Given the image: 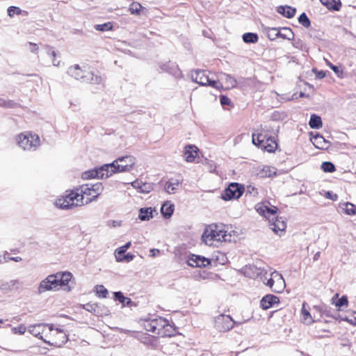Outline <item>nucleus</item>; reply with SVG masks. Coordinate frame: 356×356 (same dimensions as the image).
I'll return each mask as SVG.
<instances>
[{
  "label": "nucleus",
  "instance_id": "obj_11",
  "mask_svg": "<svg viewBox=\"0 0 356 356\" xmlns=\"http://www.w3.org/2000/svg\"><path fill=\"white\" fill-rule=\"evenodd\" d=\"M243 187L238 183H232L223 191L222 198L225 200L238 199L243 193Z\"/></svg>",
  "mask_w": 356,
  "mask_h": 356
},
{
  "label": "nucleus",
  "instance_id": "obj_54",
  "mask_svg": "<svg viewBox=\"0 0 356 356\" xmlns=\"http://www.w3.org/2000/svg\"><path fill=\"white\" fill-rule=\"evenodd\" d=\"M230 103H231V101L229 97H227L225 95L220 96V104L222 106L229 105Z\"/></svg>",
  "mask_w": 356,
  "mask_h": 356
},
{
  "label": "nucleus",
  "instance_id": "obj_63",
  "mask_svg": "<svg viewBox=\"0 0 356 356\" xmlns=\"http://www.w3.org/2000/svg\"><path fill=\"white\" fill-rule=\"evenodd\" d=\"M10 261H14L15 262H19L22 260V257H10L9 258Z\"/></svg>",
  "mask_w": 356,
  "mask_h": 356
},
{
  "label": "nucleus",
  "instance_id": "obj_58",
  "mask_svg": "<svg viewBox=\"0 0 356 356\" xmlns=\"http://www.w3.org/2000/svg\"><path fill=\"white\" fill-rule=\"evenodd\" d=\"M29 45L31 46L30 50L33 53H37L38 51V47L36 44L33 42H29Z\"/></svg>",
  "mask_w": 356,
  "mask_h": 356
},
{
  "label": "nucleus",
  "instance_id": "obj_42",
  "mask_svg": "<svg viewBox=\"0 0 356 356\" xmlns=\"http://www.w3.org/2000/svg\"><path fill=\"white\" fill-rule=\"evenodd\" d=\"M143 6L138 2H132L129 6V11L133 15H140Z\"/></svg>",
  "mask_w": 356,
  "mask_h": 356
},
{
  "label": "nucleus",
  "instance_id": "obj_52",
  "mask_svg": "<svg viewBox=\"0 0 356 356\" xmlns=\"http://www.w3.org/2000/svg\"><path fill=\"white\" fill-rule=\"evenodd\" d=\"M112 29V25L110 22L104 23L103 24H97L95 26V29L99 31H105Z\"/></svg>",
  "mask_w": 356,
  "mask_h": 356
},
{
  "label": "nucleus",
  "instance_id": "obj_33",
  "mask_svg": "<svg viewBox=\"0 0 356 356\" xmlns=\"http://www.w3.org/2000/svg\"><path fill=\"white\" fill-rule=\"evenodd\" d=\"M102 81L101 76L95 74L91 72L87 73L86 77L84 79V83H88L91 84H99Z\"/></svg>",
  "mask_w": 356,
  "mask_h": 356
},
{
  "label": "nucleus",
  "instance_id": "obj_49",
  "mask_svg": "<svg viewBox=\"0 0 356 356\" xmlns=\"http://www.w3.org/2000/svg\"><path fill=\"white\" fill-rule=\"evenodd\" d=\"M22 10L19 7L10 6L8 8V15L9 17H13L14 15H20Z\"/></svg>",
  "mask_w": 356,
  "mask_h": 356
},
{
  "label": "nucleus",
  "instance_id": "obj_29",
  "mask_svg": "<svg viewBox=\"0 0 356 356\" xmlns=\"http://www.w3.org/2000/svg\"><path fill=\"white\" fill-rule=\"evenodd\" d=\"M277 144L274 140V138L271 137H266L261 148H264L266 151L268 152H273L277 149Z\"/></svg>",
  "mask_w": 356,
  "mask_h": 356
},
{
  "label": "nucleus",
  "instance_id": "obj_48",
  "mask_svg": "<svg viewBox=\"0 0 356 356\" xmlns=\"http://www.w3.org/2000/svg\"><path fill=\"white\" fill-rule=\"evenodd\" d=\"M48 54L51 57H52V64L54 66H58L60 65V60H57L56 56L57 55L56 52L54 50L52 47H49Z\"/></svg>",
  "mask_w": 356,
  "mask_h": 356
},
{
  "label": "nucleus",
  "instance_id": "obj_38",
  "mask_svg": "<svg viewBox=\"0 0 356 356\" xmlns=\"http://www.w3.org/2000/svg\"><path fill=\"white\" fill-rule=\"evenodd\" d=\"M131 246V242H127L124 245L119 248L115 250V258L117 261H122L123 259L120 257L121 255L124 254L128 248Z\"/></svg>",
  "mask_w": 356,
  "mask_h": 356
},
{
  "label": "nucleus",
  "instance_id": "obj_13",
  "mask_svg": "<svg viewBox=\"0 0 356 356\" xmlns=\"http://www.w3.org/2000/svg\"><path fill=\"white\" fill-rule=\"evenodd\" d=\"M106 179L109 177L108 172L104 168V165L97 169H92L83 172L82 178L89 179L92 178Z\"/></svg>",
  "mask_w": 356,
  "mask_h": 356
},
{
  "label": "nucleus",
  "instance_id": "obj_43",
  "mask_svg": "<svg viewBox=\"0 0 356 356\" xmlns=\"http://www.w3.org/2000/svg\"><path fill=\"white\" fill-rule=\"evenodd\" d=\"M19 284L18 280H10L8 282L4 283L1 285V289L2 290H11L14 288H17Z\"/></svg>",
  "mask_w": 356,
  "mask_h": 356
},
{
  "label": "nucleus",
  "instance_id": "obj_50",
  "mask_svg": "<svg viewBox=\"0 0 356 356\" xmlns=\"http://www.w3.org/2000/svg\"><path fill=\"white\" fill-rule=\"evenodd\" d=\"M96 291L98 296L102 298H106L108 294L107 289L103 285L97 286Z\"/></svg>",
  "mask_w": 356,
  "mask_h": 356
},
{
  "label": "nucleus",
  "instance_id": "obj_55",
  "mask_svg": "<svg viewBox=\"0 0 356 356\" xmlns=\"http://www.w3.org/2000/svg\"><path fill=\"white\" fill-rule=\"evenodd\" d=\"M258 131L261 133L270 132L271 127L269 126H267V125H264V126L261 125L260 129H258Z\"/></svg>",
  "mask_w": 356,
  "mask_h": 356
},
{
  "label": "nucleus",
  "instance_id": "obj_22",
  "mask_svg": "<svg viewBox=\"0 0 356 356\" xmlns=\"http://www.w3.org/2000/svg\"><path fill=\"white\" fill-rule=\"evenodd\" d=\"M131 186L142 193H149L153 190V184L151 183L143 182L140 180H136L131 183Z\"/></svg>",
  "mask_w": 356,
  "mask_h": 356
},
{
  "label": "nucleus",
  "instance_id": "obj_35",
  "mask_svg": "<svg viewBox=\"0 0 356 356\" xmlns=\"http://www.w3.org/2000/svg\"><path fill=\"white\" fill-rule=\"evenodd\" d=\"M266 138V136L261 132L258 133L257 134L254 133L252 135V143L254 145L259 147H262V144L264 143Z\"/></svg>",
  "mask_w": 356,
  "mask_h": 356
},
{
  "label": "nucleus",
  "instance_id": "obj_34",
  "mask_svg": "<svg viewBox=\"0 0 356 356\" xmlns=\"http://www.w3.org/2000/svg\"><path fill=\"white\" fill-rule=\"evenodd\" d=\"M309 125L312 129H318L322 127V121L321 117L312 114L310 117Z\"/></svg>",
  "mask_w": 356,
  "mask_h": 356
},
{
  "label": "nucleus",
  "instance_id": "obj_27",
  "mask_svg": "<svg viewBox=\"0 0 356 356\" xmlns=\"http://www.w3.org/2000/svg\"><path fill=\"white\" fill-rule=\"evenodd\" d=\"M307 307H309L308 305L304 302L302 306L301 314L302 316V322L306 325H310L314 322V320Z\"/></svg>",
  "mask_w": 356,
  "mask_h": 356
},
{
  "label": "nucleus",
  "instance_id": "obj_57",
  "mask_svg": "<svg viewBox=\"0 0 356 356\" xmlns=\"http://www.w3.org/2000/svg\"><path fill=\"white\" fill-rule=\"evenodd\" d=\"M313 72L316 73V77L318 79H323L325 76V72L323 70L317 71L316 69H314Z\"/></svg>",
  "mask_w": 356,
  "mask_h": 356
},
{
  "label": "nucleus",
  "instance_id": "obj_23",
  "mask_svg": "<svg viewBox=\"0 0 356 356\" xmlns=\"http://www.w3.org/2000/svg\"><path fill=\"white\" fill-rule=\"evenodd\" d=\"M156 213L155 209L152 207H143L139 209L138 218L141 221H147L154 216L153 213Z\"/></svg>",
  "mask_w": 356,
  "mask_h": 356
},
{
  "label": "nucleus",
  "instance_id": "obj_30",
  "mask_svg": "<svg viewBox=\"0 0 356 356\" xmlns=\"http://www.w3.org/2000/svg\"><path fill=\"white\" fill-rule=\"evenodd\" d=\"M277 11L287 18H292L296 13V9L289 6H279Z\"/></svg>",
  "mask_w": 356,
  "mask_h": 356
},
{
  "label": "nucleus",
  "instance_id": "obj_24",
  "mask_svg": "<svg viewBox=\"0 0 356 356\" xmlns=\"http://www.w3.org/2000/svg\"><path fill=\"white\" fill-rule=\"evenodd\" d=\"M54 275L56 276L58 287L67 286L72 277V275L70 272L57 273Z\"/></svg>",
  "mask_w": 356,
  "mask_h": 356
},
{
  "label": "nucleus",
  "instance_id": "obj_9",
  "mask_svg": "<svg viewBox=\"0 0 356 356\" xmlns=\"http://www.w3.org/2000/svg\"><path fill=\"white\" fill-rule=\"evenodd\" d=\"M47 327L48 331L49 332L50 334H51V332L54 330L53 324L39 323L35 325H31L27 327V330L34 337L42 340L45 343L53 345L54 343H51L50 341L43 338V334H44Z\"/></svg>",
  "mask_w": 356,
  "mask_h": 356
},
{
  "label": "nucleus",
  "instance_id": "obj_53",
  "mask_svg": "<svg viewBox=\"0 0 356 356\" xmlns=\"http://www.w3.org/2000/svg\"><path fill=\"white\" fill-rule=\"evenodd\" d=\"M348 305V299L346 296H342L340 299L337 300L336 302V307L341 308L344 306Z\"/></svg>",
  "mask_w": 356,
  "mask_h": 356
},
{
  "label": "nucleus",
  "instance_id": "obj_5",
  "mask_svg": "<svg viewBox=\"0 0 356 356\" xmlns=\"http://www.w3.org/2000/svg\"><path fill=\"white\" fill-rule=\"evenodd\" d=\"M261 280L275 293H281L286 287L284 278L277 271L270 273L269 277L267 272H265L264 275L261 277Z\"/></svg>",
  "mask_w": 356,
  "mask_h": 356
},
{
  "label": "nucleus",
  "instance_id": "obj_61",
  "mask_svg": "<svg viewBox=\"0 0 356 356\" xmlns=\"http://www.w3.org/2000/svg\"><path fill=\"white\" fill-rule=\"evenodd\" d=\"M326 197L332 200H335L337 198V195L334 194V196H332V193L330 191H327L326 193Z\"/></svg>",
  "mask_w": 356,
  "mask_h": 356
},
{
  "label": "nucleus",
  "instance_id": "obj_40",
  "mask_svg": "<svg viewBox=\"0 0 356 356\" xmlns=\"http://www.w3.org/2000/svg\"><path fill=\"white\" fill-rule=\"evenodd\" d=\"M18 104L13 100L0 98V106L6 108H15Z\"/></svg>",
  "mask_w": 356,
  "mask_h": 356
},
{
  "label": "nucleus",
  "instance_id": "obj_64",
  "mask_svg": "<svg viewBox=\"0 0 356 356\" xmlns=\"http://www.w3.org/2000/svg\"><path fill=\"white\" fill-rule=\"evenodd\" d=\"M208 165H209V170L210 172H213L215 170V168H216V166L213 165L212 163H210L209 162H207Z\"/></svg>",
  "mask_w": 356,
  "mask_h": 356
},
{
  "label": "nucleus",
  "instance_id": "obj_14",
  "mask_svg": "<svg viewBox=\"0 0 356 356\" xmlns=\"http://www.w3.org/2000/svg\"><path fill=\"white\" fill-rule=\"evenodd\" d=\"M52 342L54 344L52 346H60L68 341V337L65 332L63 330L60 328H54L51 332Z\"/></svg>",
  "mask_w": 356,
  "mask_h": 356
},
{
  "label": "nucleus",
  "instance_id": "obj_21",
  "mask_svg": "<svg viewBox=\"0 0 356 356\" xmlns=\"http://www.w3.org/2000/svg\"><path fill=\"white\" fill-rule=\"evenodd\" d=\"M243 274L250 278L255 279L260 276V277L264 275L262 274L263 270L261 268L256 267L255 266H246L243 270Z\"/></svg>",
  "mask_w": 356,
  "mask_h": 356
},
{
  "label": "nucleus",
  "instance_id": "obj_17",
  "mask_svg": "<svg viewBox=\"0 0 356 356\" xmlns=\"http://www.w3.org/2000/svg\"><path fill=\"white\" fill-rule=\"evenodd\" d=\"M217 82L222 86V84L220 82L224 83L227 89L233 88L236 85V80L234 77L222 72L218 74Z\"/></svg>",
  "mask_w": 356,
  "mask_h": 356
},
{
  "label": "nucleus",
  "instance_id": "obj_6",
  "mask_svg": "<svg viewBox=\"0 0 356 356\" xmlns=\"http://www.w3.org/2000/svg\"><path fill=\"white\" fill-rule=\"evenodd\" d=\"M19 146L24 150L35 151L40 144V140L37 134L25 131L17 137Z\"/></svg>",
  "mask_w": 356,
  "mask_h": 356
},
{
  "label": "nucleus",
  "instance_id": "obj_32",
  "mask_svg": "<svg viewBox=\"0 0 356 356\" xmlns=\"http://www.w3.org/2000/svg\"><path fill=\"white\" fill-rule=\"evenodd\" d=\"M174 205L168 202H165L161 208V212L165 218H169L173 213Z\"/></svg>",
  "mask_w": 356,
  "mask_h": 356
},
{
  "label": "nucleus",
  "instance_id": "obj_28",
  "mask_svg": "<svg viewBox=\"0 0 356 356\" xmlns=\"http://www.w3.org/2000/svg\"><path fill=\"white\" fill-rule=\"evenodd\" d=\"M321 3L329 10L338 11L341 7L340 0H320Z\"/></svg>",
  "mask_w": 356,
  "mask_h": 356
},
{
  "label": "nucleus",
  "instance_id": "obj_19",
  "mask_svg": "<svg viewBox=\"0 0 356 356\" xmlns=\"http://www.w3.org/2000/svg\"><path fill=\"white\" fill-rule=\"evenodd\" d=\"M199 149L194 145H188L184 148L185 160L187 162H195L197 157Z\"/></svg>",
  "mask_w": 356,
  "mask_h": 356
},
{
  "label": "nucleus",
  "instance_id": "obj_26",
  "mask_svg": "<svg viewBox=\"0 0 356 356\" xmlns=\"http://www.w3.org/2000/svg\"><path fill=\"white\" fill-rule=\"evenodd\" d=\"M180 182L177 179L172 178L169 179L165 184V191L169 194H173L177 192L179 188Z\"/></svg>",
  "mask_w": 356,
  "mask_h": 356
},
{
  "label": "nucleus",
  "instance_id": "obj_12",
  "mask_svg": "<svg viewBox=\"0 0 356 356\" xmlns=\"http://www.w3.org/2000/svg\"><path fill=\"white\" fill-rule=\"evenodd\" d=\"M235 322L229 315L221 314L215 318V327L220 332L231 330Z\"/></svg>",
  "mask_w": 356,
  "mask_h": 356
},
{
  "label": "nucleus",
  "instance_id": "obj_39",
  "mask_svg": "<svg viewBox=\"0 0 356 356\" xmlns=\"http://www.w3.org/2000/svg\"><path fill=\"white\" fill-rule=\"evenodd\" d=\"M258 39V35L256 33H246L243 35V40L245 43H256Z\"/></svg>",
  "mask_w": 356,
  "mask_h": 356
},
{
  "label": "nucleus",
  "instance_id": "obj_3",
  "mask_svg": "<svg viewBox=\"0 0 356 356\" xmlns=\"http://www.w3.org/2000/svg\"><path fill=\"white\" fill-rule=\"evenodd\" d=\"M91 202L90 198L84 200L83 195L79 194V190L72 191L69 194L58 198L55 206L60 209H70L75 207H81Z\"/></svg>",
  "mask_w": 356,
  "mask_h": 356
},
{
  "label": "nucleus",
  "instance_id": "obj_51",
  "mask_svg": "<svg viewBox=\"0 0 356 356\" xmlns=\"http://www.w3.org/2000/svg\"><path fill=\"white\" fill-rule=\"evenodd\" d=\"M27 328L25 327V325L21 324L18 327H14L12 328V332L15 334H24L25 332L26 331Z\"/></svg>",
  "mask_w": 356,
  "mask_h": 356
},
{
  "label": "nucleus",
  "instance_id": "obj_41",
  "mask_svg": "<svg viewBox=\"0 0 356 356\" xmlns=\"http://www.w3.org/2000/svg\"><path fill=\"white\" fill-rule=\"evenodd\" d=\"M266 35L270 40H274L279 38V29L268 27L266 29Z\"/></svg>",
  "mask_w": 356,
  "mask_h": 356
},
{
  "label": "nucleus",
  "instance_id": "obj_18",
  "mask_svg": "<svg viewBox=\"0 0 356 356\" xmlns=\"http://www.w3.org/2000/svg\"><path fill=\"white\" fill-rule=\"evenodd\" d=\"M280 302L278 297L268 294L265 296H264L261 301L260 305L261 307L263 309H268L269 308L273 307L275 305L278 304Z\"/></svg>",
  "mask_w": 356,
  "mask_h": 356
},
{
  "label": "nucleus",
  "instance_id": "obj_20",
  "mask_svg": "<svg viewBox=\"0 0 356 356\" xmlns=\"http://www.w3.org/2000/svg\"><path fill=\"white\" fill-rule=\"evenodd\" d=\"M314 145L320 149H327L330 147V143L325 140L324 137L320 134H316L311 138Z\"/></svg>",
  "mask_w": 356,
  "mask_h": 356
},
{
  "label": "nucleus",
  "instance_id": "obj_46",
  "mask_svg": "<svg viewBox=\"0 0 356 356\" xmlns=\"http://www.w3.org/2000/svg\"><path fill=\"white\" fill-rule=\"evenodd\" d=\"M78 190H79V191H80V192H79V194L83 195V196L84 195H88V196H92V197L91 185L86 184L85 186H81V189H78ZM83 198L84 199L83 197Z\"/></svg>",
  "mask_w": 356,
  "mask_h": 356
},
{
  "label": "nucleus",
  "instance_id": "obj_44",
  "mask_svg": "<svg viewBox=\"0 0 356 356\" xmlns=\"http://www.w3.org/2000/svg\"><path fill=\"white\" fill-rule=\"evenodd\" d=\"M321 169L325 172H333L336 168L334 165L330 161H325L321 164Z\"/></svg>",
  "mask_w": 356,
  "mask_h": 356
},
{
  "label": "nucleus",
  "instance_id": "obj_10",
  "mask_svg": "<svg viewBox=\"0 0 356 356\" xmlns=\"http://www.w3.org/2000/svg\"><path fill=\"white\" fill-rule=\"evenodd\" d=\"M57 290H58V284L56 280V276L54 275V274H51L40 282L37 293L40 295L47 291Z\"/></svg>",
  "mask_w": 356,
  "mask_h": 356
},
{
  "label": "nucleus",
  "instance_id": "obj_59",
  "mask_svg": "<svg viewBox=\"0 0 356 356\" xmlns=\"http://www.w3.org/2000/svg\"><path fill=\"white\" fill-rule=\"evenodd\" d=\"M134 256L132 254L128 253L126 255H124L122 259L124 260H126L127 261H130L133 260Z\"/></svg>",
  "mask_w": 356,
  "mask_h": 356
},
{
  "label": "nucleus",
  "instance_id": "obj_56",
  "mask_svg": "<svg viewBox=\"0 0 356 356\" xmlns=\"http://www.w3.org/2000/svg\"><path fill=\"white\" fill-rule=\"evenodd\" d=\"M327 65L334 71L335 74H338L339 72V68L337 66L332 65L330 61L326 60Z\"/></svg>",
  "mask_w": 356,
  "mask_h": 356
},
{
  "label": "nucleus",
  "instance_id": "obj_8",
  "mask_svg": "<svg viewBox=\"0 0 356 356\" xmlns=\"http://www.w3.org/2000/svg\"><path fill=\"white\" fill-rule=\"evenodd\" d=\"M168 325V322L161 317L151 318L144 322V328L156 334H162L163 330Z\"/></svg>",
  "mask_w": 356,
  "mask_h": 356
},
{
  "label": "nucleus",
  "instance_id": "obj_2",
  "mask_svg": "<svg viewBox=\"0 0 356 356\" xmlns=\"http://www.w3.org/2000/svg\"><path fill=\"white\" fill-rule=\"evenodd\" d=\"M257 211L264 216H265L269 222V227L277 235L281 236L286 229V225L282 218L276 217L277 207H269L264 204H258L256 206Z\"/></svg>",
  "mask_w": 356,
  "mask_h": 356
},
{
  "label": "nucleus",
  "instance_id": "obj_16",
  "mask_svg": "<svg viewBox=\"0 0 356 356\" xmlns=\"http://www.w3.org/2000/svg\"><path fill=\"white\" fill-rule=\"evenodd\" d=\"M188 264L193 267H204L210 264V261L204 257L193 254L188 259Z\"/></svg>",
  "mask_w": 356,
  "mask_h": 356
},
{
  "label": "nucleus",
  "instance_id": "obj_62",
  "mask_svg": "<svg viewBox=\"0 0 356 356\" xmlns=\"http://www.w3.org/2000/svg\"><path fill=\"white\" fill-rule=\"evenodd\" d=\"M44 337L52 339V336L50 335V333L48 331V327H47V330L45 331L44 334H43V338Z\"/></svg>",
  "mask_w": 356,
  "mask_h": 356
},
{
  "label": "nucleus",
  "instance_id": "obj_45",
  "mask_svg": "<svg viewBox=\"0 0 356 356\" xmlns=\"http://www.w3.org/2000/svg\"><path fill=\"white\" fill-rule=\"evenodd\" d=\"M298 22L305 28H308L311 25L310 20L305 13H302L298 17Z\"/></svg>",
  "mask_w": 356,
  "mask_h": 356
},
{
  "label": "nucleus",
  "instance_id": "obj_31",
  "mask_svg": "<svg viewBox=\"0 0 356 356\" xmlns=\"http://www.w3.org/2000/svg\"><path fill=\"white\" fill-rule=\"evenodd\" d=\"M279 38L292 40L294 38V33L290 28L282 27L279 29Z\"/></svg>",
  "mask_w": 356,
  "mask_h": 356
},
{
  "label": "nucleus",
  "instance_id": "obj_37",
  "mask_svg": "<svg viewBox=\"0 0 356 356\" xmlns=\"http://www.w3.org/2000/svg\"><path fill=\"white\" fill-rule=\"evenodd\" d=\"M114 298L115 300H118L123 305H129L131 302V299L124 296L123 293L120 291L114 293Z\"/></svg>",
  "mask_w": 356,
  "mask_h": 356
},
{
  "label": "nucleus",
  "instance_id": "obj_60",
  "mask_svg": "<svg viewBox=\"0 0 356 356\" xmlns=\"http://www.w3.org/2000/svg\"><path fill=\"white\" fill-rule=\"evenodd\" d=\"M247 190H248V192H249L250 193H254V194L257 193V189L254 186H249L248 187Z\"/></svg>",
  "mask_w": 356,
  "mask_h": 356
},
{
  "label": "nucleus",
  "instance_id": "obj_15",
  "mask_svg": "<svg viewBox=\"0 0 356 356\" xmlns=\"http://www.w3.org/2000/svg\"><path fill=\"white\" fill-rule=\"evenodd\" d=\"M89 71L82 69L79 65H74L70 67L67 70V74L75 79L84 82L87 73Z\"/></svg>",
  "mask_w": 356,
  "mask_h": 356
},
{
  "label": "nucleus",
  "instance_id": "obj_4",
  "mask_svg": "<svg viewBox=\"0 0 356 356\" xmlns=\"http://www.w3.org/2000/svg\"><path fill=\"white\" fill-rule=\"evenodd\" d=\"M135 163V157L131 155H127L119 157L111 163L105 164L104 168H106L109 177H111L115 173L129 172L132 170Z\"/></svg>",
  "mask_w": 356,
  "mask_h": 356
},
{
  "label": "nucleus",
  "instance_id": "obj_47",
  "mask_svg": "<svg viewBox=\"0 0 356 356\" xmlns=\"http://www.w3.org/2000/svg\"><path fill=\"white\" fill-rule=\"evenodd\" d=\"M346 208H345V212L348 215H355L356 214V207L350 203V202H346L345 204Z\"/></svg>",
  "mask_w": 356,
  "mask_h": 356
},
{
  "label": "nucleus",
  "instance_id": "obj_7",
  "mask_svg": "<svg viewBox=\"0 0 356 356\" xmlns=\"http://www.w3.org/2000/svg\"><path fill=\"white\" fill-rule=\"evenodd\" d=\"M209 73L210 72L205 70H193L191 72V78L193 81L200 84V86H209L216 89L222 88V86L221 84L218 83L217 81L209 77Z\"/></svg>",
  "mask_w": 356,
  "mask_h": 356
},
{
  "label": "nucleus",
  "instance_id": "obj_1",
  "mask_svg": "<svg viewBox=\"0 0 356 356\" xmlns=\"http://www.w3.org/2000/svg\"><path fill=\"white\" fill-rule=\"evenodd\" d=\"M236 232H228L222 225H211L204 232L202 236V241L209 246H218L219 243L232 242L235 240Z\"/></svg>",
  "mask_w": 356,
  "mask_h": 356
},
{
  "label": "nucleus",
  "instance_id": "obj_25",
  "mask_svg": "<svg viewBox=\"0 0 356 356\" xmlns=\"http://www.w3.org/2000/svg\"><path fill=\"white\" fill-rule=\"evenodd\" d=\"M275 175L276 169L268 165L259 166L257 169V175L260 177H270Z\"/></svg>",
  "mask_w": 356,
  "mask_h": 356
},
{
  "label": "nucleus",
  "instance_id": "obj_36",
  "mask_svg": "<svg viewBox=\"0 0 356 356\" xmlns=\"http://www.w3.org/2000/svg\"><path fill=\"white\" fill-rule=\"evenodd\" d=\"M90 185L92 193V198L90 199L92 200L97 198L101 194V193L103 191L104 187L102 183L99 182Z\"/></svg>",
  "mask_w": 356,
  "mask_h": 356
}]
</instances>
